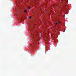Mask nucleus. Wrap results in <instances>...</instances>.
<instances>
[{
	"instance_id": "1",
	"label": "nucleus",
	"mask_w": 76,
	"mask_h": 76,
	"mask_svg": "<svg viewBox=\"0 0 76 76\" xmlns=\"http://www.w3.org/2000/svg\"><path fill=\"white\" fill-rule=\"evenodd\" d=\"M58 22H57V23H55V25H57V24H58Z\"/></svg>"
},
{
	"instance_id": "2",
	"label": "nucleus",
	"mask_w": 76,
	"mask_h": 76,
	"mask_svg": "<svg viewBox=\"0 0 76 76\" xmlns=\"http://www.w3.org/2000/svg\"><path fill=\"white\" fill-rule=\"evenodd\" d=\"M30 8H29V7H28V10H29V9H30Z\"/></svg>"
},
{
	"instance_id": "3",
	"label": "nucleus",
	"mask_w": 76,
	"mask_h": 76,
	"mask_svg": "<svg viewBox=\"0 0 76 76\" xmlns=\"http://www.w3.org/2000/svg\"><path fill=\"white\" fill-rule=\"evenodd\" d=\"M24 12H25V13H26V10H25L24 11Z\"/></svg>"
},
{
	"instance_id": "4",
	"label": "nucleus",
	"mask_w": 76,
	"mask_h": 76,
	"mask_svg": "<svg viewBox=\"0 0 76 76\" xmlns=\"http://www.w3.org/2000/svg\"><path fill=\"white\" fill-rule=\"evenodd\" d=\"M31 17L30 16L29 17V19H31Z\"/></svg>"
},
{
	"instance_id": "5",
	"label": "nucleus",
	"mask_w": 76,
	"mask_h": 76,
	"mask_svg": "<svg viewBox=\"0 0 76 76\" xmlns=\"http://www.w3.org/2000/svg\"><path fill=\"white\" fill-rule=\"evenodd\" d=\"M58 23H60V21H59V22H58Z\"/></svg>"
},
{
	"instance_id": "6",
	"label": "nucleus",
	"mask_w": 76,
	"mask_h": 76,
	"mask_svg": "<svg viewBox=\"0 0 76 76\" xmlns=\"http://www.w3.org/2000/svg\"><path fill=\"white\" fill-rule=\"evenodd\" d=\"M50 41V40H49V41Z\"/></svg>"
}]
</instances>
